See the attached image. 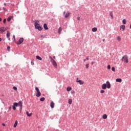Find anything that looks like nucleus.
<instances>
[{
  "instance_id": "obj_2",
  "label": "nucleus",
  "mask_w": 131,
  "mask_h": 131,
  "mask_svg": "<svg viewBox=\"0 0 131 131\" xmlns=\"http://www.w3.org/2000/svg\"><path fill=\"white\" fill-rule=\"evenodd\" d=\"M122 61L124 62V63H128V57L127 55H124L122 58Z\"/></svg>"
},
{
  "instance_id": "obj_36",
  "label": "nucleus",
  "mask_w": 131,
  "mask_h": 131,
  "mask_svg": "<svg viewBox=\"0 0 131 131\" xmlns=\"http://www.w3.org/2000/svg\"><path fill=\"white\" fill-rule=\"evenodd\" d=\"M31 64L32 65H34V62L33 61V60L31 61Z\"/></svg>"
},
{
  "instance_id": "obj_40",
  "label": "nucleus",
  "mask_w": 131,
  "mask_h": 131,
  "mask_svg": "<svg viewBox=\"0 0 131 131\" xmlns=\"http://www.w3.org/2000/svg\"><path fill=\"white\" fill-rule=\"evenodd\" d=\"M86 60H90V58H89V57H86Z\"/></svg>"
},
{
  "instance_id": "obj_35",
  "label": "nucleus",
  "mask_w": 131,
  "mask_h": 131,
  "mask_svg": "<svg viewBox=\"0 0 131 131\" xmlns=\"http://www.w3.org/2000/svg\"><path fill=\"white\" fill-rule=\"evenodd\" d=\"M13 110H16V106H15V105H13Z\"/></svg>"
},
{
  "instance_id": "obj_26",
  "label": "nucleus",
  "mask_w": 131,
  "mask_h": 131,
  "mask_svg": "<svg viewBox=\"0 0 131 131\" xmlns=\"http://www.w3.org/2000/svg\"><path fill=\"white\" fill-rule=\"evenodd\" d=\"M122 23L123 24H126V20L125 19H123Z\"/></svg>"
},
{
  "instance_id": "obj_15",
  "label": "nucleus",
  "mask_w": 131,
  "mask_h": 131,
  "mask_svg": "<svg viewBox=\"0 0 131 131\" xmlns=\"http://www.w3.org/2000/svg\"><path fill=\"white\" fill-rule=\"evenodd\" d=\"M43 27H44V29H45V30H48L49 29V28H48V26L46 24H45L43 25Z\"/></svg>"
},
{
  "instance_id": "obj_21",
  "label": "nucleus",
  "mask_w": 131,
  "mask_h": 131,
  "mask_svg": "<svg viewBox=\"0 0 131 131\" xmlns=\"http://www.w3.org/2000/svg\"><path fill=\"white\" fill-rule=\"evenodd\" d=\"M107 117H108V116H107V115L106 114H104L103 116H102V118L103 119H107Z\"/></svg>"
},
{
  "instance_id": "obj_43",
  "label": "nucleus",
  "mask_w": 131,
  "mask_h": 131,
  "mask_svg": "<svg viewBox=\"0 0 131 131\" xmlns=\"http://www.w3.org/2000/svg\"><path fill=\"white\" fill-rule=\"evenodd\" d=\"M53 59H56V56H53Z\"/></svg>"
},
{
  "instance_id": "obj_51",
  "label": "nucleus",
  "mask_w": 131,
  "mask_h": 131,
  "mask_svg": "<svg viewBox=\"0 0 131 131\" xmlns=\"http://www.w3.org/2000/svg\"><path fill=\"white\" fill-rule=\"evenodd\" d=\"M86 61V59H84V62H85Z\"/></svg>"
},
{
  "instance_id": "obj_6",
  "label": "nucleus",
  "mask_w": 131,
  "mask_h": 131,
  "mask_svg": "<svg viewBox=\"0 0 131 131\" xmlns=\"http://www.w3.org/2000/svg\"><path fill=\"white\" fill-rule=\"evenodd\" d=\"M23 41H24V39L23 38H20L18 41L16 42V44L17 45H21V43H22V42H23Z\"/></svg>"
},
{
  "instance_id": "obj_13",
  "label": "nucleus",
  "mask_w": 131,
  "mask_h": 131,
  "mask_svg": "<svg viewBox=\"0 0 131 131\" xmlns=\"http://www.w3.org/2000/svg\"><path fill=\"white\" fill-rule=\"evenodd\" d=\"M36 59H37V60H39L40 61H41V60H42V58L38 55H37L36 56Z\"/></svg>"
},
{
  "instance_id": "obj_33",
  "label": "nucleus",
  "mask_w": 131,
  "mask_h": 131,
  "mask_svg": "<svg viewBox=\"0 0 131 131\" xmlns=\"http://www.w3.org/2000/svg\"><path fill=\"white\" fill-rule=\"evenodd\" d=\"M10 49H11V47H10V46H8V47H7V50H8V51L9 52H10Z\"/></svg>"
},
{
  "instance_id": "obj_5",
  "label": "nucleus",
  "mask_w": 131,
  "mask_h": 131,
  "mask_svg": "<svg viewBox=\"0 0 131 131\" xmlns=\"http://www.w3.org/2000/svg\"><path fill=\"white\" fill-rule=\"evenodd\" d=\"M34 25L36 29H38V30L39 31L42 30V27H40V26H39V24H38L37 23H35Z\"/></svg>"
},
{
  "instance_id": "obj_48",
  "label": "nucleus",
  "mask_w": 131,
  "mask_h": 131,
  "mask_svg": "<svg viewBox=\"0 0 131 131\" xmlns=\"http://www.w3.org/2000/svg\"><path fill=\"white\" fill-rule=\"evenodd\" d=\"M2 21V18L0 17V22Z\"/></svg>"
},
{
  "instance_id": "obj_41",
  "label": "nucleus",
  "mask_w": 131,
  "mask_h": 131,
  "mask_svg": "<svg viewBox=\"0 0 131 131\" xmlns=\"http://www.w3.org/2000/svg\"><path fill=\"white\" fill-rule=\"evenodd\" d=\"M2 125H3V126H6V124L5 123H3Z\"/></svg>"
},
{
  "instance_id": "obj_37",
  "label": "nucleus",
  "mask_w": 131,
  "mask_h": 131,
  "mask_svg": "<svg viewBox=\"0 0 131 131\" xmlns=\"http://www.w3.org/2000/svg\"><path fill=\"white\" fill-rule=\"evenodd\" d=\"M6 21H7V19H4V20H3V23H6Z\"/></svg>"
},
{
  "instance_id": "obj_47",
  "label": "nucleus",
  "mask_w": 131,
  "mask_h": 131,
  "mask_svg": "<svg viewBox=\"0 0 131 131\" xmlns=\"http://www.w3.org/2000/svg\"><path fill=\"white\" fill-rule=\"evenodd\" d=\"M3 10H6V8H5L4 7L3 8Z\"/></svg>"
},
{
  "instance_id": "obj_34",
  "label": "nucleus",
  "mask_w": 131,
  "mask_h": 131,
  "mask_svg": "<svg viewBox=\"0 0 131 131\" xmlns=\"http://www.w3.org/2000/svg\"><path fill=\"white\" fill-rule=\"evenodd\" d=\"M89 64H87L85 65V68H86V69H88L89 68Z\"/></svg>"
},
{
  "instance_id": "obj_50",
  "label": "nucleus",
  "mask_w": 131,
  "mask_h": 131,
  "mask_svg": "<svg viewBox=\"0 0 131 131\" xmlns=\"http://www.w3.org/2000/svg\"><path fill=\"white\" fill-rule=\"evenodd\" d=\"M0 41H2V38H0Z\"/></svg>"
},
{
  "instance_id": "obj_54",
  "label": "nucleus",
  "mask_w": 131,
  "mask_h": 131,
  "mask_svg": "<svg viewBox=\"0 0 131 131\" xmlns=\"http://www.w3.org/2000/svg\"><path fill=\"white\" fill-rule=\"evenodd\" d=\"M9 109H11V107H9Z\"/></svg>"
},
{
  "instance_id": "obj_22",
  "label": "nucleus",
  "mask_w": 131,
  "mask_h": 131,
  "mask_svg": "<svg viewBox=\"0 0 131 131\" xmlns=\"http://www.w3.org/2000/svg\"><path fill=\"white\" fill-rule=\"evenodd\" d=\"M62 32V28L59 27L58 29V33L59 34H61V32Z\"/></svg>"
},
{
  "instance_id": "obj_10",
  "label": "nucleus",
  "mask_w": 131,
  "mask_h": 131,
  "mask_svg": "<svg viewBox=\"0 0 131 131\" xmlns=\"http://www.w3.org/2000/svg\"><path fill=\"white\" fill-rule=\"evenodd\" d=\"M18 104V106H20V110H22V107H23V104H22V101H20L19 102H18V103H17Z\"/></svg>"
},
{
  "instance_id": "obj_42",
  "label": "nucleus",
  "mask_w": 131,
  "mask_h": 131,
  "mask_svg": "<svg viewBox=\"0 0 131 131\" xmlns=\"http://www.w3.org/2000/svg\"><path fill=\"white\" fill-rule=\"evenodd\" d=\"M77 20H80V17H77Z\"/></svg>"
},
{
  "instance_id": "obj_52",
  "label": "nucleus",
  "mask_w": 131,
  "mask_h": 131,
  "mask_svg": "<svg viewBox=\"0 0 131 131\" xmlns=\"http://www.w3.org/2000/svg\"><path fill=\"white\" fill-rule=\"evenodd\" d=\"M130 29H131V25H130Z\"/></svg>"
},
{
  "instance_id": "obj_3",
  "label": "nucleus",
  "mask_w": 131,
  "mask_h": 131,
  "mask_svg": "<svg viewBox=\"0 0 131 131\" xmlns=\"http://www.w3.org/2000/svg\"><path fill=\"white\" fill-rule=\"evenodd\" d=\"M35 90L36 91V97H40L41 96V93H40V91H39V89L38 88L36 87Z\"/></svg>"
},
{
  "instance_id": "obj_18",
  "label": "nucleus",
  "mask_w": 131,
  "mask_h": 131,
  "mask_svg": "<svg viewBox=\"0 0 131 131\" xmlns=\"http://www.w3.org/2000/svg\"><path fill=\"white\" fill-rule=\"evenodd\" d=\"M26 114H27V116H29V117H30V116H31L32 115V113L29 114L28 111L26 112Z\"/></svg>"
},
{
  "instance_id": "obj_7",
  "label": "nucleus",
  "mask_w": 131,
  "mask_h": 131,
  "mask_svg": "<svg viewBox=\"0 0 131 131\" xmlns=\"http://www.w3.org/2000/svg\"><path fill=\"white\" fill-rule=\"evenodd\" d=\"M76 82H78L80 85L83 84L84 83V81H83L82 80H79L78 78H77Z\"/></svg>"
},
{
  "instance_id": "obj_27",
  "label": "nucleus",
  "mask_w": 131,
  "mask_h": 131,
  "mask_svg": "<svg viewBox=\"0 0 131 131\" xmlns=\"http://www.w3.org/2000/svg\"><path fill=\"white\" fill-rule=\"evenodd\" d=\"M117 40L118 41H120V40H121V38H120V36H118L117 37Z\"/></svg>"
},
{
  "instance_id": "obj_20",
  "label": "nucleus",
  "mask_w": 131,
  "mask_h": 131,
  "mask_svg": "<svg viewBox=\"0 0 131 131\" xmlns=\"http://www.w3.org/2000/svg\"><path fill=\"white\" fill-rule=\"evenodd\" d=\"M71 90H72V88H71V87H70V86H68L67 88V92H70V91H71Z\"/></svg>"
},
{
  "instance_id": "obj_28",
  "label": "nucleus",
  "mask_w": 131,
  "mask_h": 131,
  "mask_svg": "<svg viewBox=\"0 0 131 131\" xmlns=\"http://www.w3.org/2000/svg\"><path fill=\"white\" fill-rule=\"evenodd\" d=\"M13 106H16V107H17V106H18V103H17V102H14V103H13Z\"/></svg>"
},
{
  "instance_id": "obj_24",
  "label": "nucleus",
  "mask_w": 131,
  "mask_h": 131,
  "mask_svg": "<svg viewBox=\"0 0 131 131\" xmlns=\"http://www.w3.org/2000/svg\"><path fill=\"white\" fill-rule=\"evenodd\" d=\"M17 125H18V121H15L14 125V127H16Z\"/></svg>"
},
{
  "instance_id": "obj_14",
  "label": "nucleus",
  "mask_w": 131,
  "mask_h": 131,
  "mask_svg": "<svg viewBox=\"0 0 131 131\" xmlns=\"http://www.w3.org/2000/svg\"><path fill=\"white\" fill-rule=\"evenodd\" d=\"M116 81L117 82H121L122 81V79H121V78H117L116 79Z\"/></svg>"
},
{
  "instance_id": "obj_46",
  "label": "nucleus",
  "mask_w": 131,
  "mask_h": 131,
  "mask_svg": "<svg viewBox=\"0 0 131 131\" xmlns=\"http://www.w3.org/2000/svg\"><path fill=\"white\" fill-rule=\"evenodd\" d=\"M4 6H7V4L4 3Z\"/></svg>"
},
{
  "instance_id": "obj_11",
  "label": "nucleus",
  "mask_w": 131,
  "mask_h": 131,
  "mask_svg": "<svg viewBox=\"0 0 131 131\" xmlns=\"http://www.w3.org/2000/svg\"><path fill=\"white\" fill-rule=\"evenodd\" d=\"M55 106V103H54V101H52L50 103V107L53 108H54Z\"/></svg>"
},
{
  "instance_id": "obj_17",
  "label": "nucleus",
  "mask_w": 131,
  "mask_h": 131,
  "mask_svg": "<svg viewBox=\"0 0 131 131\" xmlns=\"http://www.w3.org/2000/svg\"><path fill=\"white\" fill-rule=\"evenodd\" d=\"M68 103L69 105H71L72 104V99H69L68 100Z\"/></svg>"
},
{
  "instance_id": "obj_49",
  "label": "nucleus",
  "mask_w": 131,
  "mask_h": 131,
  "mask_svg": "<svg viewBox=\"0 0 131 131\" xmlns=\"http://www.w3.org/2000/svg\"><path fill=\"white\" fill-rule=\"evenodd\" d=\"M94 64V62H92V65H93Z\"/></svg>"
},
{
  "instance_id": "obj_4",
  "label": "nucleus",
  "mask_w": 131,
  "mask_h": 131,
  "mask_svg": "<svg viewBox=\"0 0 131 131\" xmlns=\"http://www.w3.org/2000/svg\"><path fill=\"white\" fill-rule=\"evenodd\" d=\"M51 59V62L52 63V65H53V66H54L55 68H57V62H56V61H55V60H54V59H53V58H52V57H50Z\"/></svg>"
},
{
  "instance_id": "obj_16",
  "label": "nucleus",
  "mask_w": 131,
  "mask_h": 131,
  "mask_svg": "<svg viewBox=\"0 0 131 131\" xmlns=\"http://www.w3.org/2000/svg\"><path fill=\"white\" fill-rule=\"evenodd\" d=\"M11 33H10V32H9V31H8L7 32V34H6V36H7V37L8 38H9L10 37V35Z\"/></svg>"
},
{
  "instance_id": "obj_53",
  "label": "nucleus",
  "mask_w": 131,
  "mask_h": 131,
  "mask_svg": "<svg viewBox=\"0 0 131 131\" xmlns=\"http://www.w3.org/2000/svg\"><path fill=\"white\" fill-rule=\"evenodd\" d=\"M40 37H42V36H41Z\"/></svg>"
},
{
  "instance_id": "obj_25",
  "label": "nucleus",
  "mask_w": 131,
  "mask_h": 131,
  "mask_svg": "<svg viewBox=\"0 0 131 131\" xmlns=\"http://www.w3.org/2000/svg\"><path fill=\"white\" fill-rule=\"evenodd\" d=\"M45 100H46V99L45 98V97H42L40 99V101L41 102H43V101H45Z\"/></svg>"
},
{
  "instance_id": "obj_38",
  "label": "nucleus",
  "mask_w": 131,
  "mask_h": 131,
  "mask_svg": "<svg viewBox=\"0 0 131 131\" xmlns=\"http://www.w3.org/2000/svg\"><path fill=\"white\" fill-rule=\"evenodd\" d=\"M75 92L73 90L71 91V94H75Z\"/></svg>"
},
{
  "instance_id": "obj_31",
  "label": "nucleus",
  "mask_w": 131,
  "mask_h": 131,
  "mask_svg": "<svg viewBox=\"0 0 131 131\" xmlns=\"http://www.w3.org/2000/svg\"><path fill=\"white\" fill-rule=\"evenodd\" d=\"M13 89L14 91H17L18 89L16 86H13Z\"/></svg>"
},
{
  "instance_id": "obj_29",
  "label": "nucleus",
  "mask_w": 131,
  "mask_h": 131,
  "mask_svg": "<svg viewBox=\"0 0 131 131\" xmlns=\"http://www.w3.org/2000/svg\"><path fill=\"white\" fill-rule=\"evenodd\" d=\"M107 69H108V70H110V69H111V66H110V64H108V65L107 66Z\"/></svg>"
},
{
  "instance_id": "obj_8",
  "label": "nucleus",
  "mask_w": 131,
  "mask_h": 131,
  "mask_svg": "<svg viewBox=\"0 0 131 131\" xmlns=\"http://www.w3.org/2000/svg\"><path fill=\"white\" fill-rule=\"evenodd\" d=\"M7 30V29L5 28L4 27L0 28V31L1 33H3V32H5Z\"/></svg>"
},
{
  "instance_id": "obj_45",
  "label": "nucleus",
  "mask_w": 131,
  "mask_h": 131,
  "mask_svg": "<svg viewBox=\"0 0 131 131\" xmlns=\"http://www.w3.org/2000/svg\"><path fill=\"white\" fill-rule=\"evenodd\" d=\"M13 38H14V39L15 40V35H13Z\"/></svg>"
},
{
  "instance_id": "obj_12",
  "label": "nucleus",
  "mask_w": 131,
  "mask_h": 131,
  "mask_svg": "<svg viewBox=\"0 0 131 131\" xmlns=\"http://www.w3.org/2000/svg\"><path fill=\"white\" fill-rule=\"evenodd\" d=\"M69 16H70V12H67L66 14L65 15L64 17H65V18H68V17H69Z\"/></svg>"
},
{
  "instance_id": "obj_19",
  "label": "nucleus",
  "mask_w": 131,
  "mask_h": 131,
  "mask_svg": "<svg viewBox=\"0 0 131 131\" xmlns=\"http://www.w3.org/2000/svg\"><path fill=\"white\" fill-rule=\"evenodd\" d=\"M13 18V16H9L8 18H7V21L8 22H10V21H11V20Z\"/></svg>"
},
{
  "instance_id": "obj_30",
  "label": "nucleus",
  "mask_w": 131,
  "mask_h": 131,
  "mask_svg": "<svg viewBox=\"0 0 131 131\" xmlns=\"http://www.w3.org/2000/svg\"><path fill=\"white\" fill-rule=\"evenodd\" d=\"M112 71H113L114 72H115V68L114 67H113L112 68Z\"/></svg>"
},
{
  "instance_id": "obj_44",
  "label": "nucleus",
  "mask_w": 131,
  "mask_h": 131,
  "mask_svg": "<svg viewBox=\"0 0 131 131\" xmlns=\"http://www.w3.org/2000/svg\"><path fill=\"white\" fill-rule=\"evenodd\" d=\"M66 13V12L65 11H64V12H63V15H65Z\"/></svg>"
},
{
  "instance_id": "obj_9",
  "label": "nucleus",
  "mask_w": 131,
  "mask_h": 131,
  "mask_svg": "<svg viewBox=\"0 0 131 131\" xmlns=\"http://www.w3.org/2000/svg\"><path fill=\"white\" fill-rule=\"evenodd\" d=\"M120 30L122 29V31H124L125 30V25H121L120 28Z\"/></svg>"
},
{
  "instance_id": "obj_39",
  "label": "nucleus",
  "mask_w": 131,
  "mask_h": 131,
  "mask_svg": "<svg viewBox=\"0 0 131 131\" xmlns=\"http://www.w3.org/2000/svg\"><path fill=\"white\" fill-rule=\"evenodd\" d=\"M111 17L113 18V14L112 13H110Z\"/></svg>"
},
{
  "instance_id": "obj_23",
  "label": "nucleus",
  "mask_w": 131,
  "mask_h": 131,
  "mask_svg": "<svg viewBox=\"0 0 131 131\" xmlns=\"http://www.w3.org/2000/svg\"><path fill=\"white\" fill-rule=\"evenodd\" d=\"M98 30V29L97 28H92V31L93 32H96Z\"/></svg>"
},
{
  "instance_id": "obj_32",
  "label": "nucleus",
  "mask_w": 131,
  "mask_h": 131,
  "mask_svg": "<svg viewBox=\"0 0 131 131\" xmlns=\"http://www.w3.org/2000/svg\"><path fill=\"white\" fill-rule=\"evenodd\" d=\"M104 93H105V91H104V90H101L100 91V93L101 94H104Z\"/></svg>"
},
{
  "instance_id": "obj_1",
  "label": "nucleus",
  "mask_w": 131,
  "mask_h": 131,
  "mask_svg": "<svg viewBox=\"0 0 131 131\" xmlns=\"http://www.w3.org/2000/svg\"><path fill=\"white\" fill-rule=\"evenodd\" d=\"M106 83H104L102 85L101 89H102V90H106L107 88V89H110V88H111V84L109 81H106Z\"/></svg>"
}]
</instances>
